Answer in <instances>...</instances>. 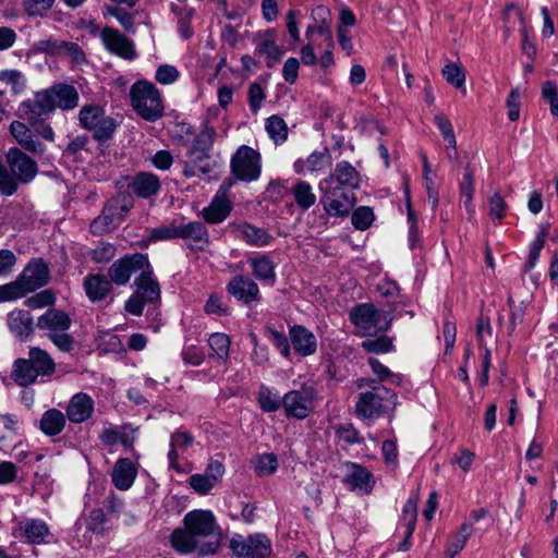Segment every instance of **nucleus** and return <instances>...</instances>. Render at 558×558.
I'll return each instance as SVG.
<instances>
[{"instance_id":"nucleus-1","label":"nucleus","mask_w":558,"mask_h":558,"mask_svg":"<svg viewBox=\"0 0 558 558\" xmlns=\"http://www.w3.org/2000/svg\"><path fill=\"white\" fill-rule=\"evenodd\" d=\"M170 541L181 555L193 551L201 556L213 555L220 545V527L210 510H192L184 515L183 527L172 532Z\"/></svg>"},{"instance_id":"nucleus-2","label":"nucleus","mask_w":558,"mask_h":558,"mask_svg":"<svg viewBox=\"0 0 558 558\" xmlns=\"http://www.w3.org/2000/svg\"><path fill=\"white\" fill-rule=\"evenodd\" d=\"M80 102L78 90L72 84L58 83L41 89L34 95L33 100H25L19 106L23 119L34 124L43 116L51 114L56 109L74 110Z\"/></svg>"},{"instance_id":"nucleus-3","label":"nucleus","mask_w":558,"mask_h":558,"mask_svg":"<svg viewBox=\"0 0 558 558\" xmlns=\"http://www.w3.org/2000/svg\"><path fill=\"white\" fill-rule=\"evenodd\" d=\"M9 169L0 162V193L13 195L19 183H29L36 177L38 168L35 160L19 148H10L5 155Z\"/></svg>"},{"instance_id":"nucleus-4","label":"nucleus","mask_w":558,"mask_h":558,"mask_svg":"<svg viewBox=\"0 0 558 558\" xmlns=\"http://www.w3.org/2000/svg\"><path fill=\"white\" fill-rule=\"evenodd\" d=\"M56 371V363L49 352L38 347H31L27 359L14 362L12 377L21 387H27L39 376H50Z\"/></svg>"},{"instance_id":"nucleus-5","label":"nucleus","mask_w":558,"mask_h":558,"mask_svg":"<svg viewBox=\"0 0 558 558\" xmlns=\"http://www.w3.org/2000/svg\"><path fill=\"white\" fill-rule=\"evenodd\" d=\"M36 326L59 351L63 353L73 351L75 340L68 332L72 326V319L68 313L51 307L37 318Z\"/></svg>"},{"instance_id":"nucleus-6","label":"nucleus","mask_w":558,"mask_h":558,"mask_svg":"<svg viewBox=\"0 0 558 558\" xmlns=\"http://www.w3.org/2000/svg\"><path fill=\"white\" fill-rule=\"evenodd\" d=\"M397 393L385 386H376L371 390L361 392L355 402V414L364 420L378 418L397 404Z\"/></svg>"},{"instance_id":"nucleus-7","label":"nucleus","mask_w":558,"mask_h":558,"mask_svg":"<svg viewBox=\"0 0 558 558\" xmlns=\"http://www.w3.org/2000/svg\"><path fill=\"white\" fill-rule=\"evenodd\" d=\"M135 112L146 121H157L163 114V102L159 89L147 81H137L130 90Z\"/></svg>"},{"instance_id":"nucleus-8","label":"nucleus","mask_w":558,"mask_h":558,"mask_svg":"<svg viewBox=\"0 0 558 558\" xmlns=\"http://www.w3.org/2000/svg\"><path fill=\"white\" fill-rule=\"evenodd\" d=\"M350 319L363 336H374L389 328V313L378 311L373 304L356 305L350 312Z\"/></svg>"},{"instance_id":"nucleus-9","label":"nucleus","mask_w":558,"mask_h":558,"mask_svg":"<svg viewBox=\"0 0 558 558\" xmlns=\"http://www.w3.org/2000/svg\"><path fill=\"white\" fill-rule=\"evenodd\" d=\"M317 400V390L313 386L302 385L282 397L284 414L296 420L306 418L314 411Z\"/></svg>"},{"instance_id":"nucleus-10","label":"nucleus","mask_w":558,"mask_h":558,"mask_svg":"<svg viewBox=\"0 0 558 558\" xmlns=\"http://www.w3.org/2000/svg\"><path fill=\"white\" fill-rule=\"evenodd\" d=\"M78 121L83 129L92 131L97 141L109 140L117 128L114 120L106 116L105 109L97 105H85L78 112Z\"/></svg>"},{"instance_id":"nucleus-11","label":"nucleus","mask_w":558,"mask_h":558,"mask_svg":"<svg viewBox=\"0 0 558 558\" xmlns=\"http://www.w3.org/2000/svg\"><path fill=\"white\" fill-rule=\"evenodd\" d=\"M229 548L236 558H268L272 553L271 542L266 534H234Z\"/></svg>"},{"instance_id":"nucleus-12","label":"nucleus","mask_w":558,"mask_h":558,"mask_svg":"<svg viewBox=\"0 0 558 558\" xmlns=\"http://www.w3.org/2000/svg\"><path fill=\"white\" fill-rule=\"evenodd\" d=\"M319 202L324 211L329 217L344 218L354 207L355 198L353 193L340 186H328L319 183Z\"/></svg>"},{"instance_id":"nucleus-13","label":"nucleus","mask_w":558,"mask_h":558,"mask_svg":"<svg viewBox=\"0 0 558 558\" xmlns=\"http://www.w3.org/2000/svg\"><path fill=\"white\" fill-rule=\"evenodd\" d=\"M231 171L238 180H257L262 171L260 154L246 145L239 147L231 158Z\"/></svg>"},{"instance_id":"nucleus-14","label":"nucleus","mask_w":558,"mask_h":558,"mask_svg":"<svg viewBox=\"0 0 558 558\" xmlns=\"http://www.w3.org/2000/svg\"><path fill=\"white\" fill-rule=\"evenodd\" d=\"M132 203L126 199L112 198L104 207L101 214L90 223V231L101 235L113 231L131 209Z\"/></svg>"},{"instance_id":"nucleus-15","label":"nucleus","mask_w":558,"mask_h":558,"mask_svg":"<svg viewBox=\"0 0 558 558\" xmlns=\"http://www.w3.org/2000/svg\"><path fill=\"white\" fill-rule=\"evenodd\" d=\"M149 268L147 255L136 253L125 255L117 259L109 268L108 275L111 282L117 286H124L129 282L131 276L136 271Z\"/></svg>"},{"instance_id":"nucleus-16","label":"nucleus","mask_w":558,"mask_h":558,"mask_svg":"<svg viewBox=\"0 0 558 558\" xmlns=\"http://www.w3.org/2000/svg\"><path fill=\"white\" fill-rule=\"evenodd\" d=\"M232 186L233 181L226 179L219 186L210 204L202 209V217L207 222L214 225L220 223L230 215L232 203L229 198V193Z\"/></svg>"},{"instance_id":"nucleus-17","label":"nucleus","mask_w":558,"mask_h":558,"mask_svg":"<svg viewBox=\"0 0 558 558\" xmlns=\"http://www.w3.org/2000/svg\"><path fill=\"white\" fill-rule=\"evenodd\" d=\"M101 44L105 49L124 60L136 58L134 43L114 27L107 26L100 32Z\"/></svg>"},{"instance_id":"nucleus-18","label":"nucleus","mask_w":558,"mask_h":558,"mask_svg":"<svg viewBox=\"0 0 558 558\" xmlns=\"http://www.w3.org/2000/svg\"><path fill=\"white\" fill-rule=\"evenodd\" d=\"M360 174L356 169L348 161H340L336 165L332 172L319 183L328 186H340L349 191L360 186Z\"/></svg>"},{"instance_id":"nucleus-19","label":"nucleus","mask_w":558,"mask_h":558,"mask_svg":"<svg viewBox=\"0 0 558 558\" xmlns=\"http://www.w3.org/2000/svg\"><path fill=\"white\" fill-rule=\"evenodd\" d=\"M19 277L31 293L48 283L50 270L41 259H32Z\"/></svg>"},{"instance_id":"nucleus-20","label":"nucleus","mask_w":558,"mask_h":558,"mask_svg":"<svg viewBox=\"0 0 558 558\" xmlns=\"http://www.w3.org/2000/svg\"><path fill=\"white\" fill-rule=\"evenodd\" d=\"M227 291L238 301L245 304L258 302L260 298L257 283L243 275L233 277L227 284Z\"/></svg>"},{"instance_id":"nucleus-21","label":"nucleus","mask_w":558,"mask_h":558,"mask_svg":"<svg viewBox=\"0 0 558 558\" xmlns=\"http://www.w3.org/2000/svg\"><path fill=\"white\" fill-rule=\"evenodd\" d=\"M344 483L351 490L359 494H369L375 485V480L371 471L356 463H347Z\"/></svg>"},{"instance_id":"nucleus-22","label":"nucleus","mask_w":558,"mask_h":558,"mask_svg":"<svg viewBox=\"0 0 558 558\" xmlns=\"http://www.w3.org/2000/svg\"><path fill=\"white\" fill-rule=\"evenodd\" d=\"M289 338L293 350L302 357L313 355L317 351L316 336L302 325H294L289 328Z\"/></svg>"},{"instance_id":"nucleus-23","label":"nucleus","mask_w":558,"mask_h":558,"mask_svg":"<svg viewBox=\"0 0 558 558\" xmlns=\"http://www.w3.org/2000/svg\"><path fill=\"white\" fill-rule=\"evenodd\" d=\"M15 533L26 543L43 544L49 535V527L43 520L26 518L17 522Z\"/></svg>"},{"instance_id":"nucleus-24","label":"nucleus","mask_w":558,"mask_h":558,"mask_svg":"<svg viewBox=\"0 0 558 558\" xmlns=\"http://www.w3.org/2000/svg\"><path fill=\"white\" fill-rule=\"evenodd\" d=\"M94 408L95 403L90 396L85 392L75 393L66 407V417L74 424L86 422L92 417Z\"/></svg>"},{"instance_id":"nucleus-25","label":"nucleus","mask_w":558,"mask_h":558,"mask_svg":"<svg viewBox=\"0 0 558 558\" xmlns=\"http://www.w3.org/2000/svg\"><path fill=\"white\" fill-rule=\"evenodd\" d=\"M179 239H182L191 248L204 250L209 243V233L201 221H189L179 225Z\"/></svg>"},{"instance_id":"nucleus-26","label":"nucleus","mask_w":558,"mask_h":558,"mask_svg":"<svg viewBox=\"0 0 558 558\" xmlns=\"http://www.w3.org/2000/svg\"><path fill=\"white\" fill-rule=\"evenodd\" d=\"M83 287L93 303L104 301L112 290L111 280L101 274H89L84 278Z\"/></svg>"},{"instance_id":"nucleus-27","label":"nucleus","mask_w":558,"mask_h":558,"mask_svg":"<svg viewBox=\"0 0 558 558\" xmlns=\"http://www.w3.org/2000/svg\"><path fill=\"white\" fill-rule=\"evenodd\" d=\"M137 475L134 462L128 458H120L114 463L111 472V481L119 490H128L132 487Z\"/></svg>"},{"instance_id":"nucleus-28","label":"nucleus","mask_w":558,"mask_h":558,"mask_svg":"<svg viewBox=\"0 0 558 558\" xmlns=\"http://www.w3.org/2000/svg\"><path fill=\"white\" fill-rule=\"evenodd\" d=\"M10 133L25 150L33 154H43L44 145L36 138L29 128L21 121H13L10 124Z\"/></svg>"},{"instance_id":"nucleus-29","label":"nucleus","mask_w":558,"mask_h":558,"mask_svg":"<svg viewBox=\"0 0 558 558\" xmlns=\"http://www.w3.org/2000/svg\"><path fill=\"white\" fill-rule=\"evenodd\" d=\"M7 323L10 331L20 340H25L33 333V317L27 311L14 310L10 312Z\"/></svg>"},{"instance_id":"nucleus-30","label":"nucleus","mask_w":558,"mask_h":558,"mask_svg":"<svg viewBox=\"0 0 558 558\" xmlns=\"http://www.w3.org/2000/svg\"><path fill=\"white\" fill-rule=\"evenodd\" d=\"M247 263L252 269L253 276L264 284L274 286L276 282V271L274 262L266 254H257L250 257Z\"/></svg>"},{"instance_id":"nucleus-31","label":"nucleus","mask_w":558,"mask_h":558,"mask_svg":"<svg viewBox=\"0 0 558 558\" xmlns=\"http://www.w3.org/2000/svg\"><path fill=\"white\" fill-rule=\"evenodd\" d=\"M134 283L136 286L135 293L146 303H155L159 301L160 288L158 282L153 278V270L150 266L148 269L141 272Z\"/></svg>"},{"instance_id":"nucleus-32","label":"nucleus","mask_w":558,"mask_h":558,"mask_svg":"<svg viewBox=\"0 0 558 558\" xmlns=\"http://www.w3.org/2000/svg\"><path fill=\"white\" fill-rule=\"evenodd\" d=\"M209 359L218 365H226L229 360L231 339L225 332H213L208 337Z\"/></svg>"},{"instance_id":"nucleus-33","label":"nucleus","mask_w":558,"mask_h":558,"mask_svg":"<svg viewBox=\"0 0 558 558\" xmlns=\"http://www.w3.org/2000/svg\"><path fill=\"white\" fill-rule=\"evenodd\" d=\"M236 232L239 238L251 246L263 247L269 245L274 241V236L265 229L247 222L238 225Z\"/></svg>"},{"instance_id":"nucleus-34","label":"nucleus","mask_w":558,"mask_h":558,"mask_svg":"<svg viewBox=\"0 0 558 558\" xmlns=\"http://www.w3.org/2000/svg\"><path fill=\"white\" fill-rule=\"evenodd\" d=\"M417 502L418 493L412 492L401 511L398 529L402 534H407L408 537H411L415 530Z\"/></svg>"},{"instance_id":"nucleus-35","label":"nucleus","mask_w":558,"mask_h":558,"mask_svg":"<svg viewBox=\"0 0 558 558\" xmlns=\"http://www.w3.org/2000/svg\"><path fill=\"white\" fill-rule=\"evenodd\" d=\"M194 437L184 430H178L171 435L170 439V451L168 453L169 466L182 472L181 465L178 463L179 452L184 451L186 448L192 446Z\"/></svg>"},{"instance_id":"nucleus-36","label":"nucleus","mask_w":558,"mask_h":558,"mask_svg":"<svg viewBox=\"0 0 558 558\" xmlns=\"http://www.w3.org/2000/svg\"><path fill=\"white\" fill-rule=\"evenodd\" d=\"M132 191L142 198H148L158 193L160 181L157 175L149 172L136 174L131 183Z\"/></svg>"},{"instance_id":"nucleus-37","label":"nucleus","mask_w":558,"mask_h":558,"mask_svg":"<svg viewBox=\"0 0 558 558\" xmlns=\"http://www.w3.org/2000/svg\"><path fill=\"white\" fill-rule=\"evenodd\" d=\"M187 159L183 161V174L186 178H193L202 174H208L214 168V162L210 160L207 153H196L189 155Z\"/></svg>"},{"instance_id":"nucleus-38","label":"nucleus","mask_w":558,"mask_h":558,"mask_svg":"<svg viewBox=\"0 0 558 558\" xmlns=\"http://www.w3.org/2000/svg\"><path fill=\"white\" fill-rule=\"evenodd\" d=\"M330 165V155L327 151H313L306 159L294 162L296 173L323 172Z\"/></svg>"},{"instance_id":"nucleus-39","label":"nucleus","mask_w":558,"mask_h":558,"mask_svg":"<svg viewBox=\"0 0 558 558\" xmlns=\"http://www.w3.org/2000/svg\"><path fill=\"white\" fill-rule=\"evenodd\" d=\"M65 423L66 415L58 409H49L43 413L39 427L45 435L57 436L64 429Z\"/></svg>"},{"instance_id":"nucleus-40","label":"nucleus","mask_w":558,"mask_h":558,"mask_svg":"<svg viewBox=\"0 0 558 558\" xmlns=\"http://www.w3.org/2000/svg\"><path fill=\"white\" fill-rule=\"evenodd\" d=\"M100 439L107 446H114L120 442L124 447L131 448L135 441V429H131L126 426L121 428H105L100 435Z\"/></svg>"},{"instance_id":"nucleus-41","label":"nucleus","mask_w":558,"mask_h":558,"mask_svg":"<svg viewBox=\"0 0 558 558\" xmlns=\"http://www.w3.org/2000/svg\"><path fill=\"white\" fill-rule=\"evenodd\" d=\"M295 204L302 210H308L316 203V194L312 185L303 180H298L290 190Z\"/></svg>"},{"instance_id":"nucleus-42","label":"nucleus","mask_w":558,"mask_h":558,"mask_svg":"<svg viewBox=\"0 0 558 558\" xmlns=\"http://www.w3.org/2000/svg\"><path fill=\"white\" fill-rule=\"evenodd\" d=\"M0 82L9 86L13 95H22L27 88L25 75L15 69L1 70Z\"/></svg>"},{"instance_id":"nucleus-43","label":"nucleus","mask_w":558,"mask_h":558,"mask_svg":"<svg viewBox=\"0 0 558 558\" xmlns=\"http://www.w3.org/2000/svg\"><path fill=\"white\" fill-rule=\"evenodd\" d=\"M216 131L214 128L205 123L198 135L194 138L189 155H195L196 153H208L214 144Z\"/></svg>"},{"instance_id":"nucleus-44","label":"nucleus","mask_w":558,"mask_h":558,"mask_svg":"<svg viewBox=\"0 0 558 558\" xmlns=\"http://www.w3.org/2000/svg\"><path fill=\"white\" fill-rule=\"evenodd\" d=\"M265 129L269 137L276 143L281 144L288 137V126L284 120L278 116H271L266 120Z\"/></svg>"},{"instance_id":"nucleus-45","label":"nucleus","mask_w":558,"mask_h":558,"mask_svg":"<svg viewBox=\"0 0 558 558\" xmlns=\"http://www.w3.org/2000/svg\"><path fill=\"white\" fill-rule=\"evenodd\" d=\"M258 403L264 412H275L282 405V398L277 391L262 385L258 391Z\"/></svg>"},{"instance_id":"nucleus-46","label":"nucleus","mask_w":558,"mask_h":558,"mask_svg":"<svg viewBox=\"0 0 558 558\" xmlns=\"http://www.w3.org/2000/svg\"><path fill=\"white\" fill-rule=\"evenodd\" d=\"M315 36H319L322 38L320 43L327 44L328 47L332 45V33L325 19H323L322 22L315 21L307 26L305 32L307 41H317Z\"/></svg>"},{"instance_id":"nucleus-47","label":"nucleus","mask_w":558,"mask_h":558,"mask_svg":"<svg viewBox=\"0 0 558 558\" xmlns=\"http://www.w3.org/2000/svg\"><path fill=\"white\" fill-rule=\"evenodd\" d=\"M27 289L17 277L14 281L0 286V302H10L25 296Z\"/></svg>"},{"instance_id":"nucleus-48","label":"nucleus","mask_w":558,"mask_h":558,"mask_svg":"<svg viewBox=\"0 0 558 558\" xmlns=\"http://www.w3.org/2000/svg\"><path fill=\"white\" fill-rule=\"evenodd\" d=\"M253 464L254 471L258 476H268L276 472L278 460L274 453H264L257 456Z\"/></svg>"},{"instance_id":"nucleus-49","label":"nucleus","mask_w":558,"mask_h":558,"mask_svg":"<svg viewBox=\"0 0 558 558\" xmlns=\"http://www.w3.org/2000/svg\"><path fill=\"white\" fill-rule=\"evenodd\" d=\"M375 219L374 211L368 206H360L353 210L351 222L356 230L364 231L368 229Z\"/></svg>"},{"instance_id":"nucleus-50","label":"nucleus","mask_w":558,"mask_h":558,"mask_svg":"<svg viewBox=\"0 0 558 558\" xmlns=\"http://www.w3.org/2000/svg\"><path fill=\"white\" fill-rule=\"evenodd\" d=\"M422 162H423V179L425 189L427 192V197L429 203L432 204V208L435 210L438 206L439 199H438V192L435 189L434 180L430 177V165L428 162V159L426 155H422Z\"/></svg>"},{"instance_id":"nucleus-51","label":"nucleus","mask_w":558,"mask_h":558,"mask_svg":"<svg viewBox=\"0 0 558 558\" xmlns=\"http://www.w3.org/2000/svg\"><path fill=\"white\" fill-rule=\"evenodd\" d=\"M442 76L450 85L460 89L465 83V73L461 64L449 63L442 69Z\"/></svg>"},{"instance_id":"nucleus-52","label":"nucleus","mask_w":558,"mask_h":558,"mask_svg":"<svg viewBox=\"0 0 558 558\" xmlns=\"http://www.w3.org/2000/svg\"><path fill=\"white\" fill-rule=\"evenodd\" d=\"M472 533H473L472 524L463 523L460 526L459 532H457L454 535L451 536L447 546L450 549H452L453 554L460 553L464 548V546H465L468 539L470 538V536L472 535Z\"/></svg>"},{"instance_id":"nucleus-53","label":"nucleus","mask_w":558,"mask_h":558,"mask_svg":"<svg viewBox=\"0 0 558 558\" xmlns=\"http://www.w3.org/2000/svg\"><path fill=\"white\" fill-rule=\"evenodd\" d=\"M362 347L365 351L375 354L390 352L393 348L392 341L386 336H380L375 339H366L362 342Z\"/></svg>"},{"instance_id":"nucleus-54","label":"nucleus","mask_w":558,"mask_h":558,"mask_svg":"<svg viewBox=\"0 0 558 558\" xmlns=\"http://www.w3.org/2000/svg\"><path fill=\"white\" fill-rule=\"evenodd\" d=\"M56 302L54 293L51 290H43L25 300V305L31 310H38L51 306Z\"/></svg>"},{"instance_id":"nucleus-55","label":"nucleus","mask_w":558,"mask_h":558,"mask_svg":"<svg viewBox=\"0 0 558 558\" xmlns=\"http://www.w3.org/2000/svg\"><path fill=\"white\" fill-rule=\"evenodd\" d=\"M435 124L440 131L445 142L448 147L456 148L457 142L454 136V131L451 122L442 114H437L434 118Z\"/></svg>"},{"instance_id":"nucleus-56","label":"nucleus","mask_w":558,"mask_h":558,"mask_svg":"<svg viewBox=\"0 0 558 558\" xmlns=\"http://www.w3.org/2000/svg\"><path fill=\"white\" fill-rule=\"evenodd\" d=\"M117 254V248L111 243L101 242L90 252V258L97 264L110 262Z\"/></svg>"},{"instance_id":"nucleus-57","label":"nucleus","mask_w":558,"mask_h":558,"mask_svg":"<svg viewBox=\"0 0 558 558\" xmlns=\"http://www.w3.org/2000/svg\"><path fill=\"white\" fill-rule=\"evenodd\" d=\"M504 21H505V34H506V37H508V35L512 31H514L517 24H520V25L523 24V16H522V13L519 10V8L511 3V4L507 5V8L505 10Z\"/></svg>"},{"instance_id":"nucleus-58","label":"nucleus","mask_w":558,"mask_h":558,"mask_svg":"<svg viewBox=\"0 0 558 558\" xmlns=\"http://www.w3.org/2000/svg\"><path fill=\"white\" fill-rule=\"evenodd\" d=\"M204 312L207 315L227 316L229 315V307L225 304L222 296L218 294H210L204 305Z\"/></svg>"},{"instance_id":"nucleus-59","label":"nucleus","mask_w":558,"mask_h":558,"mask_svg":"<svg viewBox=\"0 0 558 558\" xmlns=\"http://www.w3.org/2000/svg\"><path fill=\"white\" fill-rule=\"evenodd\" d=\"M56 0H23V8L29 16H41L49 11Z\"/></svg>"},{"instance_id":"nucleus-60","label":"nucleus","mask_w":558,"mask_h":558,"mask_svg":"<svg viewBox=\"0 0 558 558\" xmlns=\"http://www.w3.org/2000/svg\"><path fill=\"white\" fill-rule=\"evenodd\" d=\"M179 238V225L170 223L150 230L149 239L151 241H168Z\"/></svg>"},{"instance_id":"nucleus-61","label":"nucleus","mask_w":558,"mask_h":558,"mask_svg":"<svg viewBox=\"0 0 558 558\" xmlns=\"http://www.w3.org/2000/svg\"><path fill=\"white\" fill-rule=\"evenodd\" d=\"M507 211V204L502 196L496 192L488 198V215L492 219L501 220Z\"/></svg>"},{"instance_id":"nucleus-62","label":"nucleus","mask_w":558,"mask_h":558,"mask_svg":"<svg viewBox=\"0 0 558 558\" xmlns=\"http://www.w3.org/2000/svg\"><path fill=\"white\" fill-rule=\"evenodd\" d=\"M248 104L251 111L256 113L263 106L266 94L260 84L254 82L248 86Z\"/></svg>"},{"instance_id":"nucleus-63","label":"nucleus","mask_w":558,"mask_h":558,"mask_svg":"<svg viewBox=\"0 0 558 558\" xmlns=\"http://www.w3.org/2000/svg\"><path fill=\"white\" fill-rule=\"evenodd\" d=\"M180 76L179 70L170 64H162L158 66L155 78L159 84L170 85L173 84Z\"/></svg>"},{"instance_id":"nucleus-64","label":"nucleus","mask_w":558,"mask_h":558,"mask_svg":"<svg viewBox=\"0 0 558 558\" xmlns=\"http://www.w3.org/2000/svg\"><path fill=\"white\" fill-rule=\"evenodd\" d=\"M190 486L199 495H207L215 487V483H213L208 477H206L203 473H196L190 476L189 478Z\"/></svg>"}]
</instances>
